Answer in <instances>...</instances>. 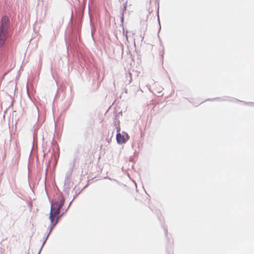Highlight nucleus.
Segmentation results:
<instances>
[{"instance_id":"obj_1","label":"nucleus","mask_w":254,"mask_h":254,"mask_svg":"<svg viewBox=\"0 0 254 254\" xmlns=\"http://www.w3.org/2000/svg\"><path fill=\"white\" fill-rule=\"evenodd\" d=\"M64 202V199L62 197L60 203L55 202L51 205L50 218L51 223L53 225H55L58 223L60 209L63 207Z\"/></svg>"},{"instance_id":"obj_2","label":"nucleus","mask_w":254,"mask_h":254,"mask_svg":"<svg viewBox=\"0 0 254 254\" xmlns=\"http://www.w3.org/2000/svg\"><path fill=\"white\" fill-rule=\"evenodd\" d=\"M9 23L8 18L6 16L2 17L0 30L6 31Z\"/></svg>"},{"instance_id":"obj_3","label":"nucleus","mask_w":254,"mask_h":254,"mask_svg":"<svg viewBox=\"0 0 254 254\" xmlns=\"http://www.w3.org/2000/svg\"><path fill=\"white\" fill-rule=\"evenodd\" d=\"M125 136L124 135H122L120 133H118L116 135V139L117 141V142L119 144H123L125 143L127 140L128 139V135L126 134Z\"/></svg>"},{"instance_id":"obj_4","label":"nucleus","mask_w":254,"mask_h":254,"mask_svg":"<svg viewBox=\"0 0 254 254\" xmlns=\"http://www.w3.org/2000/svg\"><path fill=\"white\" fill-rule=\"evenodd\" d=\"M6 31L0 30V47L3 45L6 39Z\"/></svg>"}]
</instances>
